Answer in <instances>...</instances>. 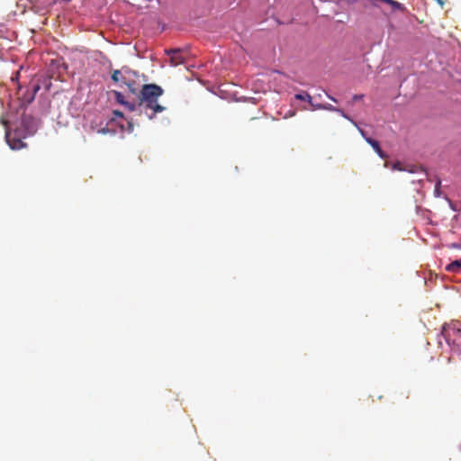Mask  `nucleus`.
I'll return each instance as SVG.
<instances>
[{
	"label": "nucleus",
	"instance_id": "nucleus-1",
	"mask_svg": "<svg viewBox=\"0 0 461 461\" xmlns=\"http://www.w3.org/2000/svg\"><path fill=\"white\" fill-rule=\"evenodd\" d=\"M164 94L163 88L156 84H144L138 94L137 107L142 109L149 119L152 120L157 113H162L166 107L159 104L158 100Z\"/></svg>",
	"mask_w": 461,
	"mask_h": 461
},
{
	"label": "nucleus",
	"instance_id": "nucleus-2",
	"mask_svg": "<svg viewBox=\"0 0 461 461\" xmlns=\"http://www.w3.org/2000/svg\"><path fill=\"white\" fill-rule=\"evenodd\" d=\"M27 134H23L22 130L17 129L14 131H11L8 129L5 131V140L12 149L18 150L26 147V143L23 141Z\"/></svg>",
	"mask_w": 461,
	"mask_h": 461
},
{
	"label": "nucleus",
	"instance_id": "nucleus-3",
	"mask_svg": "<svg viewBox=\"0 0 461 461\" xmlns=\"http://www.w3.org/2000/svg\"><path fill=\"white\" fill-rule=\"evenodd\" d=\"M131 76H137V73L124 67L122 69L113 70L111 78L115 84L124 86L129 81Z\"/></svg>",
	"mask_w": 461,
	"mask_h": 461
},
{
	"label": "nucleus",
	"instance_id": "nucleus-4",
	"mask_svg": "<svg viewBox=\"0 0 461 461\" xmlns=\"http://www.w3.org/2000/svg\"><path fill=\"white\" fill-rule=\"evenodd\" d=\"M375 7L381 8L384 12L385 9L383 8V5H386L387 9L394 12V11H402L405 10L403 5L394 0H368Z\"/></svg>",
	"mask_w": 461,
	"mask_h": 461
},
{
	"label": "nucleus",
	"instance_id": "nucleus-5",
	"mask_svg": "<svg viewBox=\"0 0 461 461\" xmlns=\"http://www.w3.org/2000/svg\"><path fill=\"white\" fill-rule=\"evenodd\" d=\"M165 52L169 56L170 64L174 67L184 64L186 60V55L181 49H169L166 50Z\"/></svg>",
	"mask_w": 461,
	"mask_h": 461
},
{
	"label": "nucleus",
	"instance_id": "nucleus-6",
	"mask_svg": "<svg viewBox=\"0 0 461 461\" xmlns=\"http://www.w3.org/2000/svg\"><path fill=\"white\" fill-rule=\"evenodd\" d=\"M21 124L27 135H32L36 131V121L31 115L23 114Z\"/></svg>",
	"mask_w": 461,
	"mask_h": 461
},
{
	"label": "nucleus",
	"instance_id": "nucleus-7",
	"mask_svg": "<svg viewBox=\"0 0 461 461\" xmlns=\"http://www.w3.org/2000/svg\"><path fill=\"white\" fill-rule=\"evenodd\" d=\"M114 98L117 103L125 106L129 111L133 112L137 109V104L126 101L124 95L119 91H113Z\"/></svg>",
	"mask_w": 461,
	"mask_h": 461
},
{
	"label": "nucleus",
	"instance_id": "nucleus-8",
	"mask_svg": "<svg viewBox=\"0 0 461 461\" xmlns=\"http://www.w3.org/2000/svg\"><path fill=\"white\" fill-rule=\"evenodd\" d=\"M322 110L336 112V113H339L345 119L350 121L353 124H356V122L354 120H352L342 109L333 106L332 104H322Z\"/></svg>",
	"mask_w": 461,
	"mask_h": 461
},
{
	"label": "nucleus",
	"instance_id": "nucleus-9",
	"mask_svg": "<svg viewBox=\"0 0 461 461\" xmlns=\"http://www.w3.org/2000/svg\"><path fill=\"white\" fill-rule=\"evenodd\" d=\"M366 141L374 149V150L377 153V155L380 158H385L387 157L385 153L382 150L380 144L377 140L372 138H366Z\"/></svg>",
	"mask_w": 461,
	"mask_h": 461
},
{
	"label": "nucleus",
	"instance_id": "nucleus-10",
	"mask_svg": "<svg viewBox=\"0 0 461 461\" xmlns=\"http://www.w3.org/2000/svg\"><path fill=\"white\" fill-rule=\"evenodd\" d=\"M136 76H131L130 77V79L128 82L125 83L124 86H127V88L129 89V91L132 94V95H135L137 97H138V94L140 93V89L134 80V77Z\"/></svg>",
	"mask_w": 461,
	"mask_h": 461
},
{
	"label": "nucleus",
	"instance_id": "nucleus-11",
	"mask_svg": "<svg viewBox=\"0 0 461 461\" xmlns=\"http://www.w3.org/2000/svg\"><path fill=\"white\" fill-rule=\"evenodd\" d=\"M461 269V259L455 260L446 267L447 272H457Z\"/></svg>",
	"mask_w": 461,
	"mask_h": 461
},
{
	"label": "nucleus",
	"instance_id": "nucleus-12",
	"mask_svg": "<svg viewBox=\"0 0 461 461\" xmlns=\"http://www.w3.org/2000/svg\"><path fill=\"white\" fill-rule=\"evenodd\" d=\"M295 98L297 100L307 101L309 104H312V96L306 92L296 94Z\"/></svg>",
	"mask_w": 461,
	"mask_h": 461
},
{
	"label": "nucleus",
	"instance_id": "nucleus-13",
	"mask_svg": "<svg viewBox=\"0 0 461 461\" xmlns=\"http://www.w3.org/2000/svg\"><path fill=\"white\" fill-rule=\"evenodd\" d=\"M40 88H41V86L38 84L34 85L32 86V94L31 97L27 100L29 103L32 102L34 99L35 95L40 90Z\"/></svg>",
	"mask_w": 461,
	"mask_h": 461
},
{
	"label": "nucleus",
	"instance_id": "nucleus-14",
	"mask_svg": "<svg viewBox=\"0 0 461 461\" xmlns=\"http://www.w3.org/2000/svg\"><path fill=\"white\" fill-rule=\"evenodd\" d=\"M310 105L312 106V110H322V104H314L312 101V104H310Z\"/></svg>",
	"mask_w": 461,
	"mask_h": 461
},
{
	"label": "nucleus",
	"instance_id": "nucleus-15",
	"mask_svg": "<svg viewBox=\"0 0 461 461\" xmlns=\"http://www.w3.org/2000/svg\"><path fill=\"white\" fill-rule=\"evenodd\" d=\"M393 169L394 170H402V164L400 162H397L395 163L393 166Z\"/></svg>",
	"mask_w": 461,
	"mask_h": 461
},
{
	"label": "nucleus",
	"instance_id": "nucleus-16",
	"mask_svg": "<svg viewBox=\"0 0 461 461\" xmlns=\"http://www.w3.org/2000/svg\"><path fill=\"white\" fill-rule=\"evenodd\" d=\"M363 97H364V95H353L352 99H353V101L357 102V101L363 99Z\"/></svg>",
	"mask_w": 461,
	"mask_h": 461
},
{
	"label": "nucleus",
	"instance_id": "nucleus-17",
	"mask_svg": "<svg viewBox=\"0 0 461 461\" xmlns=\"http://www.w3.org/2000/svg\"><path fill=\"white\" fill-rule=\"evenodd\" d=\"M113 114L115 117H123V113L117 110L113 111Z\"/></svg>",
	"mask_w": 461,
	"mask_h": 461
},
{
	"label": "nucleus",
	"instance_id": "nucleus-18",
	"mask_svg": "<svg viewBox=\"0 0 461 461\" xmlns=\"http://www.w3.org/2000/svg\"><path fill=\"white\" fill-rule=\"evenodd\" d=\"M359 132L362 135V137L366 140V138H368L366 134V131L362 129H359Z\"/></svg>",
	"mask_w": 461,
	"mask_h": 461
},
{
	"label": "nucleus",
	"instance_id": "nucleus-19",
	"mask_svg": "<svg viewBox=\"0 0 461 461\" xmlns=\"http://www.w3.org/2000/svg\"><path fill=\"white\" fill-rule=\"evenodd\" d=\"M1 123H2L4 126L7 127V121H6L5 118H1Z\"/></svg>",
	"mask_w": 461,
	"mask_h": 461
},
{
	"label": "nucleus",
	"instance_id": "nucleus-20",
	"mask_svg": "<svg viewBox=\"0 0 461 461\" xmlns=\"http://www.w3.org/2000/svg\"><path fill=\"white\" fill-rule=\"evenodd\" d=\"M329 98H330V100H332L333 102H337V100H336L334 97L330 96V95H329Z\"/></svg>",
	"mask_w": 461,
	"mask_h": 461
},
{
	"label": "nucleus",
	"instance_id": "nucleus-21",
	"mask_svg": "<svg viewBox=\"0 0 461 461\" xmlns=\"http://www.w3.org/2000/svg\"><path fill=\"white\" fill-rule=\"evenodd\" d=\"M354 125H355V126H357V129H358V130L360 129V128H359V126H357V123H356V124H354Z\"/></svg>",
	"mask_w": 461,
	"mask_h": 461
}]
</instances>
